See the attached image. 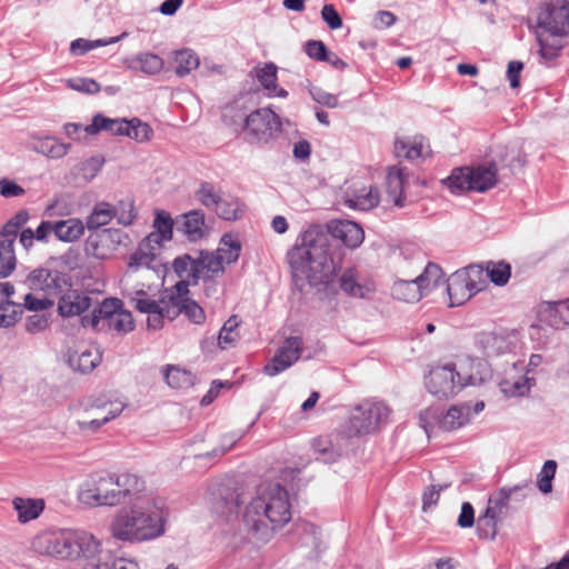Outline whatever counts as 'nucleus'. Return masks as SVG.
I'll return each instance as SVG.
<instances>
[{
	"instance_id": "052dcab7",
	"label": "nucleus",
	"mask_w": 569,
	"mask_h": 569,
	"mask_svg": "<svg viewBox=\"0 0 569 569\" xmlns=\"http://www.w3.org/2000/svg\"><path fill=\"white\" fill-rule=\"evenodd\" d=\"M257 79L260 84L268 91L277 90V67L274 63H266L257 70Z\"/></svg>"
},
{
	"instance_id": "49530a36",
	"label": "nucleus",
	"mask_w": 569,
	"mask_h": 569,
	"mask_svg": "<svg viewBox=\"0 0 569 569\" xmlns=\"http://www.w3.org/2000/svg\"><path fill=\"white\" fill-rule=\"evenodd\" d=\"M340 288L351 297L363 298L369 289L357 281L356 272L352 269L346 270L340 277Z\"/></svg>"
},
{
	"instance_id": "69168bd1",
	"label": "nucleus",
	"mask_w": 569,
	"mask_h": 569,
	"mask_svg": "<svg viewBox=\"0 0 569 569\" xmlns=\"http://www.w3.org/2000/svg\"><path fill=\"white\" fill-rule=\"evenodd\" d=\"M309 93L317 103L325 107L337 108L339 104L337 96L329 93L319 87H310Z\"/></svg>"
},
{
	"instance_id": "de8ad7c7",
	"label": "nucleus",
	"mask_w": 569,
	"mask_h": 569,
	"mask_svg": "<svg viewBox=\"0 0 569 569\" xmlns=\"http://www.w3.org/2000/svg\"><path fill=\"white\" fill-rule=\"evenodd\" d=\"M239 321L237 316H231L222 326L218 337V345L220 348L226 349L230 346H233L236 341L240 338L239 331Z\"/></svg>"
},
{
	"instance_id": "a19ab883",
	"label": "nucleus",
	"mask_w": 569,
	"mask_h": 569,
	"mask_svg": "<svg viewBox=\"0 0 569 569\" xmlns=\"http://www.w3.org/2000/svg\"><path fill=\"white\" fill-rule=\"evenodd\" d=\"M127 36H128L127 32H122L121 34H119L117 37H110V38L98 39V40H88V39H83V38H78L70 43V52L73 56H84L86 53H88L89 51H91L93 49L117 43L120 40L124 39Z\"/></svg>"
},
{
	"instance_id": "603ef678",
	"label": "nucleus",
	"mask_w": 569,
	"mask_h": 569,
	"mask_svg": "<svg viewBox=\"0 0 569 569\" xmlns=\"http://www.w3.org/2000/svg\"><path fill=\"white\" fill-rule=\"evenodd\" d=\"M315 451L319 455L317 459L330 463L341 456V451L335 448L331 441L325 437L316 438L312 442Z\"/></svg>"
},
{
	"instance_id": "13d9d810",
	"label": "nucleus",
	"mask_w": 569,
	"mask_h": 569,
	"mask_svg": "<svg viewBox=\"0 0 569 569\" xmlns=\"http://www.w3.org/2000/svg\"><path fill=\"white\" fill-rule=\"evenodd\" d=\"M486 271L490 280L497 286H505L511 276L510 264L503 261L489 262Z\"/></svg>"
},
{
	"instance_id": "20e7f679",
	"label": "nucleus",
	"mask_w": 569,
	"mask_h": 569,
	"mask_svg": "<svg viewBox=\"0 0 569 569\" xmlns=\"http://www.w3.org/2000/svg\"><path fill=\"white\" fill-rule=\"evenodd\" d=\"M146 489L144 480L129 471L100 470L90 473L79 486L77 497L88 507L120 506Z\"/></svg>"
},
{
	"instance_id": "f3484780",
	"label": "nucleus",
	"mask_w": 569,
	"mask_h": 569,
	"mask_svg": "<svg viewBox=\"0 0 569 569\" xmlns=\"http://www.w3.org/2000/svg\"><path fill=\"white\" fill-rule=\"evenodd\" d=\"M482 274L483 270L479 266H469L453 272L446 281V291L450 300L449 306H461L482 290Z\"/></svg>"
},
{
	"instance_id": "dca6fc26",
	"label": "nucleus",
	"mask_w": 569,
	"mask_h": 569,
	"mask_svg": "<svg viewBox=\"0 0 569 569\" xmlns=\"http://www.w3.org/2000/svg\"><path fill=\"white\" fill-rule=\"evenodd\" d=\"M197 200L207 209L212 210L223 220L234 221L241 218L243 206L237 197L222 192L212 183L202 182L196 191Z\"/></svg>"
},
{
	"instance_id": "3c124183",
	"label": "nucleus",
	"mask_w": 569,
	"mask_h": 569,
	"mask_svg": "<svg viewBox=\"0 0 569 569\" xmlns=\"http://www.w3.org/2000/svg\"><path fill=\"white\" fill-rule=\"evenodd\" d=\"M112 211L117 222L124 227L130 226L137 217L133 201L130 199H122L112 204Z\"/></svg>"
},
{
	"instance_id": "9d476101",
	"label": "nucleus",
	"mask_w": 569,
	"mask_h": 569,
	"mask_svg": "<svg viewBox=\"0 0 569 569\" xmlns=\"http://www.w3.org/2000/svg\"><path fill=\"white\" fill-rule=\"evenodd\" d=\"M81 321L84 327L111 335H126L134 328L131 312L124 310L122 301L117 298L104 299L90 318L84 317Z\"/></svg>"
},
{
	"instance_id": "aec40b11",
	"label": "nucleus",
	"mask_w": 569,
	"mask_h": 569,
	"mask_svg": "<svg viewBox=\"0 0 569 569\" xmlns=\"http://www.w3.org/2000/svg\"><path fill=\"white\" fill-rule=\"evenodd\" d=\"M123 232L107 228L92 230L87 238L84 250L88 256L103 260L110 258L122 243Z\"/></svg>"
},
{
	"instance_id": "a211bd4d",
	"label": "nucleus",
	"mask_w": 569,
	"mask_h": 569,
	"mask_svg": "<svg viewBox=\"0 0 569 569\" xmlns=\"http://www.w3.org/2000/svg\"><path fill=\"white\" fill-rule=\"evenodd\" d=\"M516 490H518V487L501 488L490 496L485 513L478 518V530L480 532L485 531L483 536L488 537L490 535L492 539L496 537L497 522L502 519L510 497Z\"/></svg>"
},
{
	"instance_id": "7c9ffc66",
	"label": "nucleus",
	"mask_w": 569,
	"mask_h": 569,
	"mask_svg": "<svg viewBox=\"0 0 569 569\" xmlns=\"http://www.w3.org/2000/svg\"><path fill=\"white\" fill-rule=\"evenodd\" d=\"M173 226L174 222L169 212L156 210L153 220L154 231L150 232L144 239L161 248L164 241L172 239Z\"/></svg>"
},
{
	"instance_id": "bf43d9fd",
	"label": "nucleus",
	"mask_w": 569,
	"mask_h": 569,
	"mask_svg": "<svg viewBox=\"0 0 569 569\" xmlns=\"http://www.w3.org/2000/svg\"><path fill=\"white\" fill-rule=\"evenodd\" d=\"M556 471H557V462L555 460H547L543 463V466L538 475V479H537L538 489L542 493L551 492L552 480L556 476Z\"/></svg>"
},
{
	"instance_id": "473e14b6",
	"label": "nucleus",
	"mask_w": 569,
	"mask_h": 569,
	"mask_svg": "<svg viewBox=\"0 0 569 569\" xmlns=\"http://www.w3.org/2000/svg\"><path fill=\"white\" fill-rule=\"evenodd\" d=\"M408 177L405 168L391 167L387 174V193L395 206L401 208L405 204L403 188Z\"/></svg>"
},
{
	"instance_id": "5fc2aeb1",
	"label": "nucleus",
	"mask_w": 569,
	"mask_h": 569,
	"mask_svg": "<svg viewBox=\"0 0 569 569\" xmlns=\"http://www.w3.org/2000/svg\"><path fill=\"white\" fill-rule=\"evenodd\" d=\"M298 532L300 533L301 545L318 551L320 547V530L317 526L303 522L299 525Z\"/></svg>"
},
{
	"instance_id": "f03ea898",
	"label": "nucleus",
	"mask_w": 569,
	"mask_h": 569,
	"mask_svg": "<svg viewBox=\"0 0 569 569\" xmlns=\"http://www.w3.org/2000/svg\"><path fill=\"white\" fill-rule=\"evenodd\" d=\"M121 508L110 523L113 538L126 542L156 540L166 533L168 509L161 498L137 495Z\"/></svg>"
},
{
	"instance_id": "39448f33",
	"label": "nucleus",
	"mask_w": 569,
	"mask_h": 569,
	"mask_svg": "<svg viewBox=\"0 0 569 569\" xmlns=\"http://www.w3.org/2000/svg\"><path fill=\"white\" fill-rule=\"evenodd\" d=\"M537 24L540 61L549 64L560 56L569 36V2H543L539 8Z\"/></svg>"
},
{
	"instance_id": "5701e85b",
	"label": "nucleus",
	"mask_w": 569,
	"mask_h": 569,
	"mask_svg": "<svg viewBox=\"0 0 569 569\" xmlns=\"http://www.w3.org/2000/svg\"><path fill=\"white\" fill-rule=\"evenodd\" d=\"M342 200L350 209L366 211L378 206L380 196L376 187L352 186L345 191Z\"/></svg>"
},
{
	"instance_id": "7ed1b4c3",
	"label": "nucleus",
	"mask_w": 569,
	"mask_h": 569,
	"mask_svg": "<svg viewBox=\"0 0 569 569\" xmlns=\"http://www.w3.org/2000/svg\"><path fill=\"white\" fill-rule=\"evenodd\" d=\"M289 493L280 483L263 482L247 503L243 522L252 538L268 542L274 531L291 520Z\"/></svg>"
},
{
	"instance_id": "e433bc0d",
	"label": "nucleus",
	"mask_w": 569,
	"mask_h": 569,
	"mask_svg": "<svg viewBox=\"0 0 569 569\" xmlns=\"http://www.w3.org/2000/svg\"><path fill=\"white\" fill-rule=\"evenodd\" d=\"M112 219H114L112 204L107 201H99L93 206L90 214L87 217L86 227L89 231L101 230V228L110 223Z\"/></svg>"
},
{
	"instance_id": "c9c22d12",
	"label": "nucleus",
	"mask_w": 569,
	"mask_h": 569,
	"mask_svg": "<svg viewBox=\"0 0 569 569\" xmlns=\"http://www.w3.org/2000/svg\"><path fill=\"white\" fill-rule=\"evenodd\" d=\"M12 505L18 513V520L22 523L37 519L44 509V501L42 499L17 497L13 499Z\"/></svg>"
},
{
	"instance_id": "680f3d73",
	"label": "nucleus",
	"mask_w": 569,
	"mask_h": 569,
	"mask_svg": "<svg viewBox=\"0 0 569 569\" xmlns=\"http://www.w3.org/2000/svg\"><path fill=\"white\" fill-rule=\"evenodd\" d=\"M54 305L52 296L42 295L37 297L33 293H27L23 298V307L30 311H42Z\"/></svg>"
},
{
	"instance_id": "412c9836",
	"label": "nucleus",
	"mask_w": 569,
	"mask_h": 569,
	"mask_svg": "<svg viewBox=\"0 0 569 569\" xmlns=\"http://www.w3.org/2000/svg\"><path fill=\"white\" fill-rule=\"evenodd\" d=\"M302 350L303 340L301 337H288L270 361L263 367V372L269 377H274L286 371L300 359Z\"/></svg>"
},
{
	"instance_id": "9b49d317",
	"label": "nucleus",
	"mask_w": 569,
	"mask_h": 569,
	"mask_svg": "<svg viewBox=\"0 0 569 569\" xmlns=\"http://www.w3.org/2000/svg\"><path fill=\"white\" fill-rule=\"evenodd\" d=\"M497 177L496 163L489 162L476 167L456 168L443 182L456 194L469 191L486 192L496 186Z\"/></svg>"
},
{
	"instance_id": "a18cd8bd",
	"label": "nucleus",
	"mask_w": 569,
	"mask_h": 569,
	"mask_svg": "<svg viewBox=\"0 0 569 569\" xmlns=\"http://www.w3.org/2000/svg\"><path fill=\"white\" fill-rule=\"evenodd\" d=\"M395 152L399 158L413 161L423 157V146L415 140L398 139L395 142Z\"/></svg>"
},
{
	"instance_id": "cd10ccee",
	"label": "nucleus",
	"mask_w": 569,
	"mask_h": 569,
	"mask_svg": "<svg viewBox=\"0 0 569 569\" xmlns=\"http://www.w3.org/2000/svg\"><path fill=\"white\" fill-rule=\"evenodd\" d=\"M539 315L541 321L555 329L569 326V299L545 302Z\"/></svg>"
},
{
	"instance_id": "37998d69",
	"label": "nucleus",
	"mask_w": 569,
	"mask_h": 569,
	"mask_svg": "<svg viewBox=\"0 0 569 569\" xmlns=\"http://www.w3.org/2000/svg\"><path fill=\"white\" fill-rule=\"evenodd\" d=\"M133 62L136 63L134 68L140 70L141 72L153 76L159 73L163 69V59L151 52H141L138 53Z\"/></svg>"
},
{
	"instance_id": "c85d7f7f",
	"label": "nucleus",
	"mask_w": 569,
	"mask_h": 569,
	"mask_svg": "<svg viewBox=\"0 0 569 569\" xmlns=\"http://www.w3.org/2000/svg\"><path fill=\"white\" fill-rule=\"evenodd\" d=\"M91 307V298L83 292L69 290L58 302V311L62 317L80 316Z\"/></svg>"
},
{
	"instance_id": "0eeeda50",
	"label": "nucleus",
	"mask_w": 569,
	"mask_h": 569,
	"mask_svg": "<svg viewBox=\"0 0 569 569\" xmlns=\"http://www.w3.org/2000/svg\"><path fill=\"white\" fill-rule=\"evenodd\" d=\"M241 251V243L231 234H224L216 252L199 251L197 257L189 253L177 257L173 260V270L179 272H191V278L212 279L216 274L223 272V264L236 262ZM190 277V273H187Z\"/></svg>"
},
{
	"instance_id": "2eb2a0df",
	"label": "nucleus",
	"mask_w": 569,
	"mask_h": 569,
	"mask_svg": "<svg viewBox=\"0 0 569 569\" xmlns=\"http://www.w3.org/2000/svg\"><path fill=\"white\" fill-rule=\"evenodd\" d=\"M280 117L270 108H260L251 111L243 124L247 142L257 146H267L281 132Z\"/></svg>"
},
{
	"instance_id": "0e129e2a",
	"label": "nucleus",
	"mask_w": 569,
	"mask_h": 569,
	"mask_svg": "<svg viewBox=\"0 0 569 569\" xmlns=\"http://www.w3.org/2000/svg\"><path fill=\"white\" fill-rule=\"evenodd\" d=\"M103 163L102 157H91L80 163L79 171L87 181H90L101 171Z\"/></svg>"
},
{
	"instance_id": "72a5a7b5",
	"label": "nucleus",
	"mask_w": 569,
	"mask_h": 569,
	"mask_svg": "<svg viewBox=\"0 0 569 569\" xmlns=\"http://www.w3.org/2000/svg\"><path fill=\"white\" fill-rule=\"evenodd\" d=\"M128 129V120L127 119H112L104 117L101 113H97L92 118V122L89 126H86L84 132L87 134H96L100 131H107L114 136H124Z\"/></svg>"
},
{
	"instance_id": "f8f14e48",
	"label": "nucleus",
	"mask_w": 569,
	"mask_h": 569,
	"mask_svg": "<svg viewBox=\"0 0 569 569\" xmlns=\"http://www.w3.org/2000/svg\"><path fill=\"white\" fill-rule=\"evenodd\" d=\"M174 272L180 280L171 288L168 309H164L166 319L172 321L183 313L191 322L202 325L206 320L203 309L194 300L187 297L189 287L197 284L201 278H196L193 281L191 276H187V273H191L189 270L183 273L179 272V270H174Z\"/></svg>"
},
{
	"instance_id": "774afa93",
	"label": "nucleus",
	"mask_w": 569,
	"mask_h": 569,
	"mask_svg": "<svg viewBox=\"0 0 569 569\" xmlns=\"http://www.w3.org/2000/svg\"><path fill=\"white\" fill-rule=\"evenodd\" d=\"M26 330L29 333H39L49 327V318L46 315H33L26 319Z\"/></svg>"
},
{
	"instance_id": "ea45409f",
	"label": "nucleus",
	"mask_w": 569,
	"mask_h": 569,
	"mask_svg": "<svg viewBox=\"0 0 569 569\" xmlns=\"http://www.w3.org/2000/svg\"><path fill=\"white\" fill-rule=\"evenodd\" d=\"M536 381L533 378L527 376H519L513 379L506 378L500 383V391L506 397H523L528 395L535 386Z\"/></svg>"
},
{
	"instance_id": "2f4dec72",
	"label": "nucleus",
	"mask_w": 569,
	"mask_h": 569,
	"mask_svg": "<svg viewBox=\"0 0 569 569\" xmlns=\"http://www.w3.org/2000/svg\"><path fill=\"white\" fill-rule=\"evenodd\" d=\"M428 286L429 283L420 284L417 278L413 280H398L391 288V295L405 302H417L428 293Z\"/></svg>"
},
{
	"instance_id": "423d86ee",
	"label": "nucleus",
	"mask_w": 569,
	"mask_h": 569,
	"mask_svg": "<svg viewBox=\"0 0 569 569\" xmlns=\"http://www.w3.org/2000/svg\"><path fill=\"white\" fill-rule=\"evenodd\" d=\"M32 547L39 553L61 559L81 558L84 563L99 551V540L87 531L62 529L38 535Z\"/></svg>"
},
{
	"instance_id": "bb28decb",
	"label": "nucleus",
	"mask_w": 569,
	"mask_h": 569,
	"mask_svg": "<svg viewBox=\"0 0 569 569\" xmlns=\"http://www.w3.org/2000/svg\"><path fill=\"white\" fill-rule=\"evenodd\" d=\"M177 230L181 231L189 241L201 239L207 231L204 213L201 210H191L181 214L176 221Z\"/></svg>"
},
{
	"instance_id": "8fccbe9b",
	"label": "nucleus",
	"mask_w": 569,
	"mask_h": 569,
	"mask_svg": "<svg viewBox=\"0 0 569 569\" xmlns=\"http://www.w3.org/2000/svg\"><path fill=\"white\" fill-rule=\"evenodd\" d=\"M22 313V305L10 300L0 301V328L13 326Z\"/></svg>"
},
{
	"instance_id": "4d7b16f0",
	"label": "nucleus",
	"mask_w": 569,
	"mask_h": 569,
	"mask_svg": "<svg viewBox=\"0 0 569 569\" xmlns=\"http://www.w3.org/2000/svg\"><path fill=\"white\" fill-rule=\"evenodd\" d=\"M244 501L246 499L243 493L234 490L227 497L221 498V500L217 503V510L227 517L237 515L240 506L244 503Z\"/></svg>"
},
{
	"instance_id": "1a4fd4ad",
	"label": "nucleus",
	"mask_w": 569,
	"mask_h": 569,
	"mask_svg": "<svg viewBox=\"0 0 569 569\" xmlns=\"http://www.w3.org/2000/svg\"><path fill=\"white\" fill-rule=\"evenodd\" d=\"M390 416L391 409L385 401L366 399L352 409L343 433L348 438L372 435L390 421Z\"/></svg>"
},
{
	"instance_id": "c756f323",
	"label": "nucleus",
	"mask_w": 569,
	"mask_h": 569,
	"mask_svg": "<svg viewBox=\"0 0 569 569\" xmlns=\"http://www.w3.org/2000/svg\"><path fill=\"white\" fill-rule=\"evenodd\" d=\"M477 346L487 357H495L508 352L511 341L502 331L482 332L477 337Z\"/></svg>"
},
{
	"instance_id": "6e6d98bb",
	"label": "nucleus",
	"mask_w": 569,
	"mask_h": 569,
	"mask_svg": "<svg viewBox=\"0 0 569 569\" xmlns=\"http://www.w3.org/2000/svg\"><path fill=\"white\" fill-rule=\"evenodd\" d=\"M417 280L420 282V284L429 283L428 292L431 289L445 283L442 269L440 266L433 262H429L426 266L425 271L417 277Z\"/></svg>"
},
{
	"instance_id": "e2e57ef3",
	"label": "nucleus",
	"mask_w": 569,
	"mask_h": 569,
	"mask_svg": "<svg viewBox=\"0 0 569 569\" xmlns=\"http://www.w3.org/2000/svg\"><path fill=\"white\" fill-rule=\"evenodd\" d=\"M70 89L78 92L96 94L100 91V84L91 78H73L67 81Z\"/></svg>"
},
{
	"instance_id": "58836bf2",
	"label": "nucleus",
	"mask_w": 569,
	"mask_h": 569,
	"mask_svg": "<svg viewBox=\"0 0 569 569\" xmlns=\"http://www.w3.org/2000/svg\"><path fill=\"white\" fill-rule=\"evenodd\" d=\"M248 110L240 99L227 104L222 110V120L234 131H243V124L248 117Z\"/></svg>"
},
{
	"instance_id": "338daca9",
	"label": "nucleus",
	"mask_w": 569,
	"mask_h": 569,
	"mask_svg": "<svg viewBox=\"0 0 569 569\" xmlns=\"http://www.w3.org/2000/svg\"><path fill=\"white\" fill-rule=\"evenodd\" d=\"M321 18L331 30H337L342 27V19L335 6L331 3L325 4L321 9Z\"/></svg>"
},
{
	"instance_id": "c03bdc74",
	"label": "nucleus",
	"mask_w": 569,
	"mask_h": 569,
	"mask_svg": "<svg viewBox=\"0 0 569 569\" xmlns=\"http://www.w3.org/2000/svg\"><path fill=\"white\" fill-rule=\"evenodd\" d=\"M167 383L173 389H182L193 385V375L174 366H168L163 370Z\"/></svg>"
},
{
	"instance_id": "393cba45",
	"label": "nucleus",
	"mask_w": 569,
	"mask_h": 569,
	"mask_svg": "<svg viewBox=\"0 0 569 569\" xmlns=\"http://www.w3.org/2000/svg\"><path fill=\"white\" fill-rule=\"evenodd\" d=\"M68 365L80 373L91 372L101 361V353L94 347L77 346L68 350Z\"/></svg>"
},
{
	"instance_id": "ddd939ff",
	"label": "nucleus",
	"mask_w": 569,
	"mask_h": 569,
	"mask_svg": "<svg viewBox=\"0 0 569 569\" xmlns=\"http://www.w3.org/2000/svg\"><path fill=\"white\" fill-rule=\"evenodd\" d=\"M126 407V402L108 400L104 397L89 399L82 403L83 415L77 419L76 425L80 432L93 435L104 425L119 417Z\"/></svg>"
},
{
	"instance_id": "6ab92c4d",
	"label": "nucleus",
	"mask_w": 569,
	"mask_h": 569,
	"mask_svg": "<svg viewBox=\"0 0 569 569\" xmlns=\"http://www.w3.org/2000/svg\"><path fill=\"white\" fill-rule=\"evenodd\" d=\"M24 284L32 291L52 297L59 296L70 286L66 273L47 268H38L29 272Z\"/></svg>"
},
{
	"instance_id": "4c0bfd02",
	"label": "nucleus",
	"mask_w": 569,
	"mask_h": 569,
	"mask_svg": "<svg viewBox=\"0 0 569 569\" xmlns=\"http://www.w3.org/2000/svg\"><path fill=\"white\" fill-rule=\"evenodd\" d=\"M471 419V406L469 403L456 405L448 409L441 420L445 430H455L463 427Z\"/></svg>"
},
{
	"instance_id": "a878e982",
	"label": "nucleus",
	"mask_w": 569,
	"mask_h": 569,
	"mask_svg": "<svg viewBox=\"0 0 569 569\" xmlns=\"http://www.w3.org/2000/svg\"><path fill=\"white\" fill-rule=\"evenodd\" d=\"M84 569H140L137 561L126 557H118L111 552L103 551L99 542V551L93 553L83 563Z\"/></svg>"
},
{
	"instance_id": "4be33fe9",
	"label": "nucleus",
	"mask_w": 569,
	"mask_h": 569,
	"mask_svg": "<svg viewBox=\"0 0 569 569\" xmlns=\"http://www.w3.org/2000/svg\"><path fill=\"white\" fill-rule=\"evenodd\" d=\"M28 148L48 159L59 160L69 153L71 144L62 142L54 136L31 133L29 136Z\"/></svg>"
},
{
	"instance_id": "f704fd0d",
	"label": "nucleus",
	"mask_w": 569,
	"mask_h": 569,
	"mask_svg": "<svg viewBox=\"0 0 569 569\" xmlns=\"http://www.w3.org/2000/svg\"><path fill=\"white\" fill-rule=\"evenodd\" d=\"M86 224L78 218L54 221V236L62 242H74L84 233Z\"/></svg>"
},
{
	"instance_id": "09e8293b",
	"label": "nucleus",
	"mask_w": 569,
	"mask_h": 569,
	"mask_svg": "<svg viewBox=\"0 0 569 569\" xmlns=\"http://www.w3.org/2000/svg\"><path fill=\"white\" fill-rule=\"evenodd\" d=\"M17 259L9 240H0V278H6L16 269Z\"/></svg>"
},
{
	"instance_id": "f257e3e1",
	"label": "nucleus",
	"mask_w": 569,
	"mask_h": 569,
	"mask_svg": "<svg viewBox=\"0 0 569 569\" xmlns=\"http://www.w3.org/2000/svg\"><path fill=\"white\" fill-rule=\"evenodd\" d=\"M330 237L340 240L350 249L358 248L363 239L362 228L350 220H335L327 224L310 226L288 253L289 263L296 274L305 276L312 283L328 282L333 272L335 263L331 256Z\"/></svg>"
},
{
	"instance_id": "864d4df0",
	"label": "nucleus",
	"mask_w": 569,
	"mask_h": 569,
	"mask_svg": "<svg viewBox=\"0 0 569 569\" xmlns=\"http://www.w3.org/2000/svg\"><path fill=\"white\" fill-rule=\"evenodd\" d=\"M153 131L151 127L142 122L138 118H132L128 120V129L126 131V137H129L138 142H146L151 139Z\"/></svg>"
},
{
	"instance_id": "6e6552de",
	"label": "nucleus",
	"mask_w": 569,
	"mask_h": 569,
	"mask_svg": "<svg viewBox=\"0 0 569 569\" xmlns=\"http://www.w3.org/2000/svg\"><path fill=\"white\" fill-rule=\"evenodd\" d=\"M482 378L475 373H468L463 366L448 362L430 369L426 377L428 391L439 398L448 399L456 396L466 386H477Z\"/></svg>"
},
{
	"instance_id": "b1692460",
	"label": "nucleus",
	"mask_w": 569,
	"mask_h": 569,
	"mask_svg": "<svg viewBox=\"0 0 569 569\" xmlns=\"http://www.w3.org/2000/svg\"><path fill=\"white\" fill-rule=\"evenodd\" d=\"M160 248L143 239L138 248L128 258V269L137 272L141 269L156 270L161 263L159 260Z\"/></svg>"
},
{
	"instance_id": "79ce46f5",
	"label": "nucleus",
	"mask_w": 569,
	"mask_h": 569,
	"mask_svg": "<svg viewBox=\"0 0 569 569\" xmlns=\"http://www.w3.org/2000/svg\"><path fill=\"white\" fill-rule=\"evenodd\" d=\"M173 62L176 74L181 78L188 76L200 64L199 57L189 48L177 50L173 53Z\"/></svg>"
},
{
	"instance_id": "4468645a",
	"label": "nucleus",
	"mask_w": 569,
	"mask_h": 569,
	"mask_svg": "<svg viewBox=\"0 0 569 569\" xmlns=\"http://www.w3.org/2000/svg\"><path fill=\"white\" fill-rule=\"evenodd\" d=\"M170 290H164L157 296L150 288L130 289L124 292V298L130 306L141 313L148 315V327L151 329H160L166 319L164 309H168Z\"/></svg>"
}]
</instances>
